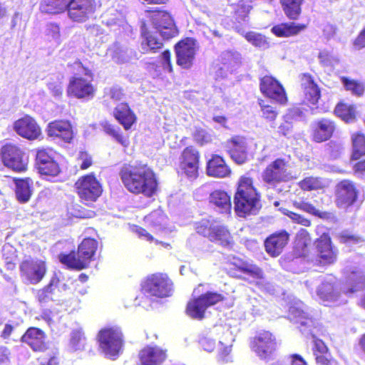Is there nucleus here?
Returning a JSON list of instances; mask_svg holds the SVG:
<instances>
[{
    "label": "nucleus",
    "mask_w": 365,
    "mask_h": 365,
    "mask_svg": "<svg viewBox=\"0 0 365 365\" xmlns=\"http://www.w3.org/2000/svg\"><path fill=\"white\" fill-rule=\"evenodd\" d=\"M364 289L365 275L361 272L354 271L346 277L342 292L346 295H350Z\"/></svg>",
    "instance_id": "36"
},
{
    "label": "nucleus",
    "mask_w": 365,
    "mask_h": 365,
    "mask_svg": "<svg viewBox=\"0 0 365 365\" xmlns=\"http://www.w3.org/2000/svg\"><path fill=\"white\" fill-rule=\"evenodd\" d=\"M20 340L21 343L26 344L34 352H43L48 349L45 332L36 327H29Z\"/></svg>",
    "instance_id": "28"
},
{
    "label": "nucleus",
    "mask_w": 365,
    "mask_h": 365,
    "mask_svg": "<svg viewBox=\"0 0 365 365\" xmlns=\"http://www.w3.org/2000/svg\"><path fill=\"white\" fill-rule=\"evenodd\" d=\"M317 365H339V363L332 356L331 353L318 356L315 359Z\"/></svg>",
    "instance_id": "58"
},
{
    "label": "nucleus",
    "mask_w": 365,
    "mask_h": 365,
    "mask_svg": "<svg viewBox=\"0 0 365 365\" xmlns=\"http://www.w3.org/2000/svg\"><path fill=\"white\" fill-rule=\"evenodd\" d=\"M360 195L358 185L351 180L343 179L334 187V203L340 210L348 211L355 205H360L363 201Z\"/></svg>",
    "instance_id": "6"
},
{
    "label": "nucleus",
    "mask_w": 365,
    "mask_h": 365,
    "mask_svg": "<svg viewBox=\"0 0 365 365\" xmlns=\"http://www.w3.org/2000/svg\"><path fill=\"white\" fill-rule=\"evenodd\" d=\"M97 338L99 347L108 357L115 359L123 351V334L119 329L103 328L99 331Z\"/></svg>",
    "instance_id": "11"
},
{
    "label": "nucleus",
    "mask_w": 365,
    "mask_h": 365,
    "mask_svg": "<svg viewBox=\"0 0 365 365\" xmlns=\"http://www.w3.org/2000/svg\"><path fill=\"white\" fill-rule=\"evenodd\" d=\"M225 297L216 292H207L190 299L186 306V314L192 319L201 320L210 307L224 301Z\"/></svg>",
    "instance_id": "12"
},
{
    "label": "nucleus",
    "mask_w": 365,
    "mask_h": 365,
    "mask_svg": "<svg viewBox=\"0 0 365 365\" xmlns=\"http://www.w3.org/2000/svg\"><path fill=\"white\" fill-rule=\"evenodd\" d=\"M11 358V349L4 345H0V365L10 362Z\"/></svg>",
    "instance_id": "63"
},
{
    "label": "nucleus",
    "mask_w": 365,
    "mask_h": 365,
    "mask_svg": "<svg viewBox=\"0 0 365 365\" xmlns=\"http://www.w3.org/2000/svg\"><path fill=\"white\" fill-rule=\"evenodd\" d=\"M223 147L235 163L242 165L249 160V145L245 137L233 135L224 143Z\"/></svg>",
    "instance_id": "22"
},
{
    "label": "nucleus",
    "mask_w": 365,
    "mask_h": 365,
    "mask_svg": "<svg viewBox=\"0 0 365 365\" xmlns=\"http://www.w3.org/2000/svg\"><path fill=\"white\" fill-rule=\"evenodd\" d=\"M35 166L38 173L44 176L56 177L61 173V165L55 158V151L50 148L36 150Z\"/></svg>",
    "instance_id": "18"
},
{
    "label": "nucleus",
    "mask_w": 365,
    "mask_h": 365,
    "mask_svg": "<svg viewBox=\"0 0 365 365\" xmlns=\"http://www.w3.org/2000/svg\"><path fill=\"white\" fill-rule=\"evenodd\" d=\"M250 346L257 356L265 361L274 359L278 347L276 336L268 330L258 331L251 339Z\"/></svg>",
    "instance_id": "10"
},
{
    "label": "nucleus",
    "mask_w": 365,
    "mask_h": 365,
    "mask_svg": "<svg viewBox=\"0 0 365 365\" xmlns=\"http://www.w3.org/2000/svg\"><path fill=\"white\" fill-rule=\"evenodd\" d=\"M60 284L59 277L54 274L50 279L48 284L38 290L36 293V299L40 304H46L53 301V296L55 290Z\"/></svg>",
    "instance_id": "42"
},
{
    "label": "nucleus",
    "mask_w": 365,
    "mask_h": 365,
    "mask_svg": "<svg viewBox=\"0 0 365 365\" xmlns=\"http://www.w3.org/2000/svg\"><path fill=\"white\" fill-rule=\"evenodd\" d=\"M80 201L91 207L103 193V186L93 173L83 175L74 184Z\"/></svg>",
    "instance_id": "8"
},
{
    "label": "nucleus",
    "mask_w": 365,
    "mask_h": 365,
    "mask_svg": "<svg viewBox=\"0 0 365 365\" xmlns=\"http://www.w3.org/2000/svg\"><path fill=\"white\" fill-rule=\"evenodd\" d=\"M176 63L183 69H190L194 63L196 49L195 42L192 38H185L174 46Z\"/></svg>",
    "instance_id": "23"
},
{
    "label": "nucleus",
    "mask_w": 365,
    "mask_h": 365,
    "mask_svg": "<svg viewBox=\"0 0 365 365\" xmlns=\"http://www.w3.org/2000/svg\"><path fill=\"white\" fill-rule=\"evenodd\" d=\"M97 11L96 0H71L66 11L68 19L74 22H87Z\"/></svg>",
    "instance_id": "19"
},
{
    "label": "nucleus",
    "mask_w": 365,
    "mask_h": 365,
    "mask_svg": "<svg viewBox=\"0 0 365 365\" xmlns=\"http://www.w3.org/2000/svg\"><path fill=\"white\" fill-rule=\"evenodd\" d=\"M199 345L208 352L212 351L215 348V341L207 336H201L198 339Z\"/></svg>",
    "instance_id": "59"
},
{
    "label": "nucleus",
    "mask_w": 365,
    "mask_h": 365,
    "mask_svg": "<svg viewBox=\"0 0 365 365\" xmlns=\"http://www.w3.org/2000/svg\"><path fill=\"white\" fill-rule=\"evenodd\" d=\"M13 182L15 185V196L16 200L24 204L28 202L32 195L34 181L31 178H14Z\"/></svg>",
    "instance_id": "32"
},
{
    "label": "nucleus",
    "mask_w": 365,
    "mask_h": 365,
    "mask_svg": "<svg viewBox=\"0 0 365 365\" xmlns=\"http://www.w3.org/2000/svg\"><path fill=\"white\" fill-rule=\"evenodd\" d=\"M141 47L144 53H156L163 47V42L150 32L145 22L140 25Z\"/></svg>",
    "instance_id": "34"
},
{
    "label": "nucleus",
    "mask_w": 365,
    "mask_h": 365,
    "mask_svg": "<svg viewBox=\"0 0 365 365\" xmlns=\"http://www.w3.org/2000/svg\"><path fill=\"white\" fill-rule=\"evenodd\" d=\"M341 81L345 89L350 91L352 95L360 97L362 96L365 91V86L363 83L351 79L346 76L341 77Z\"/></svg>",
    "instance_id": "48"
},
{
    "label": "nucleus",
    "mask_w": 365,
    "mask_h": 365,
    "mask_svg": "<svg viewBox=\"0 0 365 365\" xmlns=\"http://www.w3.org/2000/svg\"><path fill=\"white\" fill-rule=\"evenodd\" d=\"M244 37L250 43L261 50L268 49L271 46L268 38L262 34L248 31L245 34Z\"/></svg>",
    "instance_id": "46"
},
{
    "label": "nucleus",
    "mask_w": 365,
    "mask_h": 365,
    "mask_svg": "<svg viewBox=\"0 0 365 365\" xmlns=\"http://www.w3.org/2000/svg\"><path fill=\"white\" fill-rule=\"evenodd\" d=\"M289 240V234L284 230L269 235L264 242L266 252L271 257L279 256Z\"/></svg>",
    "instance_id": "27"
},
{
    "label": "nucleus",
    "mask_w": 365,
    "mask_h": 365,
    "mask_svg": "<svg viewBox=\"0 0 365 365\" xmlns=\"http://www.w3.org/2000/svg\"><path fill=\"white\" fill-rule=\"evenodd\" d=\"M142 290L150 297L166 298L173 294V282L167 274L156 272L145 277Z\"/></svg>",
    "instance_id": "9"
},
{
    "label": "nucleus",
    "mask_w": 365,
    "mask_h": 365,
    "mask_svg": "<svg viewBox=\"0 0 365 365\" xmlns=\"http://www.w3.org/2000/svg\"><path fill=\"white\" fill-rule=\"evenodd\" d=\"M46 132L49 138H58L65 143H71L74 138L72 124L66 119H56L47 125Z\"/></svg>",
    "instance_id": "26"
},
{
    "label": "nucleus",
    "mask_w": 365,
    "mask_h": 365,
    "mask_svg": "<svg viewBox=\"0 0 365 365\" xmlns=\"http://www.w3.org/2000/svg\"><path fill=\"white\" fill-rule=\"evenodd\" d=\"M317 293L323 302L336 301L340 296L336 279L334 277L324 279L318 287Z\"/></svg>",
    "instance_id": "33"
},
{
    "label": "nucleus",
    "mask_w": 365,
    "mask_h": 365,
    "mask_svg": "<svg viewBox=\"0 0 365 365\" xmlns=\"http://www.w3.org/2000/svg\"><path fill=\"white\" fill-rule=\"evenodd\" d=\"M144 221L147 226L153 229L155 232L164 230L166 228L168 217L160 209H157L146 215Z\"/></svg>",
    "instance_id": "41"
},
{
    "label": "nucleus",
    "mask_w": 365,
    "mask_h": 365,
    "mask_svg": "<svg viewBox=\"0 0 365 365\" xmlns=\"http://www.w3.org/2000/svg\"><path fill=\"white\" fill-rule=\"evenodd\" d=\"M192 137L196 144L201 147L210 144L212 141V135L205 129L200 126L195 128Z\"/></svg>",
    "instance_id": "52"
},
{
    "label": "nucleus",
    "mask_w": 365,
    "mask_h": 365,
    "mask_svg": "<svg viewBox=\"0 0 365 365\" xmlns=\"http://www.w3.org/2000/svg\"><path fill=\"white\" fill-rule=\"evenodd\" d=\"M296 120L294 115L287 114L283 116V122L279 126V133L280 135L287 136L289 135L293 129V124Z\"/></svg>",
    "instance_id": "53"
},
{
    "label": "nucleus",
    "mask_w": 365,
    "mask_h": 365,
    "mask_svg": "<svg viewBox=\"0 0 365 365\" xmlns=\"http://www.w3.org/2000/svg\"><path fill=\"white\" fill-rule=\"evenodd\" d=\"M3 164L16 173H25L28 170L29 157L19 145L9 143L0 150Z\"/></svg>",
    "instance_id": "13"
},
{
    "label": "nucleus",
    "mask_w": 365,
    "mask_h": 365,
    "mask_svg": "<svg viewBox=\"0 0 365 365\" xmlns=\"http://www.w3.org/2000/svg\"><path fill=\"white\" fill-rule=\"evenodd\" d=\"M298 185L303 191H313L323 190L326 185L320 177L309 176L303 178L298 182Z\"/></svg>",
    "instance_id": "45"
},
{
    "label": "nucleus",
    "mask_w": 365,
    "mask_h": 365,
    "mask_svg": "<svg viewBox=\"0 0 365 365\" xmlns=\"http://www.w3.org/2000/svg\"><path fill=\"white\" fill-rule=\"evenodd\" d=\"M351 151L350 160H357L365 156V134L357 131L351 135Z\"/></svg>",
    "instance_id": "43"
},
{
    "label": "nucleus",
    "mask_w": 365,
    "mask_h": 365,
    "mask_svg": "<svg viewBox=\"0 0 365 365\" xmlns=\"http://www.w3.org/2000/svg\"><path fill=\"white\" fill-rule=\"evenodd\" d=\"M195 230L198 235L222 247L232 249L235 245L234 237L227 225L204 219L195 223Z\"/></svg>",
    "instance_id": "5"
},
{
    "label": "nucleus",
    "mask_w": 365,
    "mask_h": 365,
    "mask_svg": "<svg viewBox=\"0 0 365 365\" xmlns=\"http://www.w3.org/2000/svg\"><path fill=\"white\" fill-rule=\"evenodd\" d=\"M209 202L218 208L221 213L230 214L231 212V197L224 190H215L212 191L209 197Z\"/></svg>",
    "instance_id": "38"
},
{
    "label": "nucleus",
    "mask_w": 365,
    "mask_h": 365,
    "mask_svg": "<svg viewBox=\"0 0 365 365\" xmlns=\"http://www.w3.org/2000/svg\"><path fill=\"white\" fill-rule=\"evenodd\" d=\"M231 169L225 158L218 154H212L206 163V173L210 177L224 178L231 174Z\"/></svg>",
    "instance_id": "30"
},
{
    "label": "nucleus",
    "mask_w": 365,
    "mask_h": 365,
    "mask_svg": "<svg viewBox=\"0 0 365 365\" xmlns=\"http://www.w3.org/2000/svg\"><path fill=\"white\" fill-rule=\"evenodd\" d=\"M154 27L165 40H169L178 35V29L169 12L160 9L146 10Z\"/></svg>",
    "instance_id": "17"
},
{
    "label": "nucleus",
    "mask_w": 365,
    "mask_h": 365,
    "mask_svg": "<svg viewBox=\"0 0 365 365\" xmlns=\"http://www.w3.org/2000/svg\"><path fill=\"white\" fill-rule=\"evenodd\" d=\"M118 175L124 187L131 194L150 198L158 190V178L153 168L146 163H124Z\"/></svg>",
    "instance_id": "1"
},
{
    "label": "nucleus",
    "mask_w": 365,
    "mask_h": 365,
    "mask_svg": "<svg viewBox=\"0 0 365 365\" xmlns=\"http://www.w3.org/2000/svg\"><path fill=\"white\" fill-rule=\"evenodd\" d=\"M77 71L82 70L84 76L77 74L69 78L66 86V95L70 98L81 101L92 100L97 92L96 86L93 83L94 73L91 68L85 66L80 60L76 61L72 65Z\"/></svg>",
    "instance_id": "4"
},
{
    "label": "nucleus",
    "mask_w": 365,
    "mask_h": 365,
    "mask_svg": "<svg viewBox=\"0 0 365 365\" xmlns=\"http://www.w3.org/2000/svg\"><path fill=\"white\" fill-rule=\"evenodd\" d=\"M294 205L296 208L316 216L320 219L324 220L330 217V212L318 210L311 202L302 200L298 202H294Z\"/></svg>",
    "instance_id": "49"
},
{
    "label": "nucleus",
    "mask_w": 365,
    "mask_h": 365,
    "mask_svg": "<svg viewBox=\"0 0 365 365\" xmlns=\"http://www.w3.org/2000/svg\"><path fill=\"white\" fill-rule=\"evenodd\" d=\"M227 266V273L233 277H237V273L240 272L254 278H262V270L259 267L249 264L240 259H234V261L228 262Z\"/></svg>",
    "instance_id": "31"
},
{
    "label": "nucleus",
    "mask_w": 365,
    "mask_h": 365,
    "mask_svg": "<svg viewBox=\"0 0 365 365\" xmlns=\"http://www.w3.org/2000/svg\"><path fill=\"white\" fill-rule=\"evenodd\" d=\"M113 116L123 125L129 130L135 123L137 117L127 103H120L114 108Z\"/></svg>",
    "instance_id": "35"
},
{
    "label": "nucleus",
    "mask_w": 365,
    "mask_h": 365,
    "mask_svg": "<svg viewBox=\"0 0 365 365\" xmlns=\"http://www.w3.org/2000/svg\"><path fill=\"white\" fill-rule=\"evenodd\" d=\"M160 61L163 67L167 68L169 72L173 71V65L171 61V52L170 50H165L160 56Z\"/></svg>",
    "instance_id": "62"
},
{
    "label": "nucleus",
    "mask_w": 365,
    "mask_h": 365,
    "mask_svg": "<svg viewBox=\"0 0 365 365\" xmlns=\"http://www.w3.org/2000/svg\"><path fill=\"white\" fill-rule=\"evenodd\" d=\"M98 248V241L92 237L84 238L78 245L76 250L61 252L58 261L68 269L81 271L88 269L96 259Z\"/></svg>",
    "instance_id": "3"
},
{
    "label": "nucleus",
    "mask_w": 365,
    "mask_h": 365,
    "mask_svg": "<svg viewBox=\"0 0 365 365\" xmlns=\"http://www.w3.org/2000/svg\"><path fill=\"white\" fill-rule=\"evenodd\" d=\"M289 161L284 158H277L269 163L262 173L263 181L272 186L285 182L289 178Z\"/></svg>",
    "instance_id": "20"
},
{
    "label": "nucleus",
    "mask_w": 365,
    "mask_h": 365,
    "mask_svg": "<svg viewBox=\"0 0 365 365\" xmlns=\"http://www.w3.org/2000/svg\"><path fill=\"white\" fill-rule=\"evenodd\" d=\"M46 272V262L41 259L29 257L23 259L19 264L20 277L28 284H38Z\"/></svg>",
    "instance_id": "16"
},
{
    "label": "nucleus",
    "mask_w": 365,
    "mask_h": 365,
    "mask_svg": "<svg viewBox=\"0 0 365 365\" xmlns=\"http://www.w3.org/2000/svg\"><path fill=\"white\" fill-rule=\"evenodd\" d=\"M287 215L293 222L304 227H310L312 225V222L309 219L299 213L289 212Z\"/></svg>",
    "instance_id": "60"
},
{
    "label": "nucleus",
    "mask_w": 365,
    "mask_h": 365,
    "mask_svg": "<svg viewBox=\"0 0 365 365\" xmlns=\"http://www.w3.org/2000/svg\"><path fill=\"white\" fill-rule=\"evenodd\" d=\"M314 245L316 252V261L318 265L327 267L336 262L339 250L333 243L329 232L322 233L315 239Z\"/></svg>",
    "instance_id": "14"
},
{
    "label": "nucleus",
    "mask_w": 365,
    "mask_h": 365,
    "mask_svg": "<svg viewBox=\"0 0 365 365\" xmlns=\"http://www.w3.org/2000/svg\"><path fill=\"white\" fill-rule=\"evenodd\" d=\"M86 337L84 334L79 330L73 331L71 333L70 344L73 350H79L84 347Z\"/></svg>",
    "instance_id": "55"
},
{
    "label": "nucleus",
    "mask_w": 365,
    "mask_h": 365,
    "mask_svg": "<svg viewBox=\"0 0 365 365\" xmlns=\"http://www.w3.org/2000/svg\"><path fill=\"white\" fill-rule=\"evenodd\" d=\"M76 161L81 170H86L93 164L92 155L87 151H80L76 158Z\"/></svg>",
    "instance_id": "54"
},
{
    "label": "nucleus",
    "mask_w": 365,
    "mask_h": 365,
    "mask_svg": "<svg viewBox=\"0 0 365 365\" xmlns=\"http://www.w3.org/2000/svg\"><path fill=\"white\" fill-rule=\"evenodd\" d=\"M334 113L346 123L353 120L356 117L354 106L343 102L336 106Z\"/></svg>",
    "instance_id": "47"
},
{
    "label": "nucleus",
    "mask_w": 365,
    "mask_h": 365,
    "mask_svg": "<svg viewBox=\"0 0 365 365\" xmlns=\"http://www.w3.org/2000/svg\"><path fill=\"white\" fill-rule=\"evenodd\" d=\"M71 0H41L40 10L41 12L52 15L66 12Z\"/></svg>",
    "instance_id": "40"
},
{
    "label": "nucleus",
    "mask_w": 365,
    "mask_h": 365,
    "mask_svg": "<svg viewBox=\"0 0 365 365\" xmlns=\"http://www.w3.org/2000/svg\"><path fill=\"white\" fill-rule=\"evenodd\" d=\"M201 153L193 145L185 147L180 152L176 170L178 175L190 180L200 175Z\"/></svg>",
    "instance_id": "7"
},
{
    "label": "nucleus",
    "mask_w": 365,
    "mask_h": 365,
    "mask_svg": "<svg viewBox=\"0 0 365 365\" xmlns=\"http://www.w3.org/2000/svg\"><path fill=\"white\" fill-rule=\"evenodd\" d=\"M312 337L314 339L312 351L315 359L318 356L324 355L330 352L329 347L323 340L317 338L314 334H312Z\"/></svg>",
    "instance_id": "56"
},
{
    "label": "nucleus",
    "mask_w": 365,
    "mask_h": 365,
    "mask_svg": "<svg viewBox=\"0 0 365 365\" xmlns=\"http://www.w3.org/2000/svg\"><path fill=\"white\" fill-rule=\"evenodd\" d=\"M306 29L307 25L304 24L284 22L272 26L271 31L277 37L284 38L296 36Z\"/></svg>",
    "instance_id": "37"
},
{
    "label": "nucleus",
    "mask_w": 365,
    "mask_h": 365,
    "mask_svg": "<svg viewBox=\"0 0 365 365\" xmlns=\"http://www.w3.org/2000/svg\"><path fill=\"white\" fill-rule=\"evenodd\" d=\"M103 129L106 133L112 136L115 140L122 145L123 147L127 148L129 145L128 138L123 136L118 132V128L108 122H105L102 124Z\"/></svg>",
    "instance_id": "51"
},
{
    "label": "nucleus",
    "mask_w": 365,
    "mask_h": 365,
    "mask_svg": "<svg viewBox=\"0 0 365 365\" xmlns=\"http://www.w3.org/2000/svg\"><path fill=\"white\" fill-rule=\"evenodd\" d=\"M259 91L264 96L279 104L285 105L288 102L283 85L271 75H265L259 78Z\"/></svg>",
    "instance_id": "21"
},
{
    "label": "nucleus",
    "mask_w": 365,
    "mask_h": 365,
    "mask_svg": "<svg viewBox=\"0 0 365 365\" xmlns=\"http://www.w3.org/2000/svg\"><path fill=\"white\" fill-rule=\"evenodd\" d=\"M304 0H279L280 5L285 16L292 21L299 19L302 12Z\"/></svg>",
    "instance_id": "44"
},
{
    "label": "nucleus",
    "mask_w": 365,
    "mask_h": 365,
    "mask_svg": "<svg viewBox=\"0 0 365 365\" xmlns=\"http://www.w3.org/2000/svg\"><path fill=\"white\" fill-rule=\"evenodd\" d=\"M311 237L309 233L302 230L299 232L294 242V252L297 257H304L309 255L310 252Z\"/></svg>",
    "instance_id": "39"
},
{
    "label": "nucleus",
    "mask_w": 365,
    "mask_h": 365,
    "mask_svg": "<svg viewBox=\"0 0 365 365\" xmlns=\"http://www.w3.org/2000/svg\"><path fill=\"white\" fill-rule=\"evenodd\" d=\"M336 128V123L330 118L317 119L311 125V139L317 143L327 141L333 137Z\"/></svg>",
    "instance_id": "24"
},
{
    "label": "nucleus",
    "mask_w": 365,
    "mask_h": 365,
    "mask_svg": "<svg viewBox=\"0 0 365 365\" xmlns=\"http://www.w3.org/2000/svg\"><path fill=\"white\" fill-rule=\"evenodd\" d=\"M258 103L260 107L262 118L267 122L274 123L279 115L277 108L262 99L259 100Z\"/></svg>",
    "instance_id": "50"
},
{
    "label": "nucleus",
    "mask_w": 365,
    "mask_h": 365,
    "mask_svg": "<svg viewBox=\"0 0 365 365\" xmlns=\"http://www.w3.org/2000/svg\"><path fill=\"white\" fill-rule=\"evenodd\" d=\"M259 192L254 185L253 178L241 176L234 195V210L236 215L246 218L257 215L262 207Z\"/></svg>",
    "instance_id": "2"
},
{
    "label": "nucleus",
    "mask_w": 365,
    "mask_h": 365,
    "mask_svg": "<svg viewBox=\"0 0 365 365\" xmlns=\"http://www.w3.org/2000/svg\"><path fill=\"white\" fill-rule=\"evenodd\" d=\"M298 78L302 104L312 108L318 104L322 97L321 88L316 78L310 73H302Z\"/></svg>",
    "instance_id": "15"
},
{
    "label": "nucleus",
    "mask_w": 365,
    "mask_h": 365,
    "mask_svg": "<svg viewBox=\"0 0 365 365\" xmlns=\"http://www.w3.org/2000/svg\"><path fill=\"white\" fill-rule=\"evenodd\" d=\"M167 357V350L158 346H146L138 353L140 365H162Z\"/></svg>",
    "instance_id": "29"
},
{
    "label": "nucleus",
    "mask_w": 365,
    "mask_h": 365,
    "mask_svg": "<svg viewBox=\"0 0 365 365\" xmlns=\"http://www.w3.org/2000/svg\"><path fill=\"white\" fill-rule=\"evenodd\" d=\"M46 34L51 38H58L60 36V27L57 24L50 23L46 26Z\"/></svg>",
    "instance_id": "64"
},
{
    "label": "nucleus",
    "mask_w": 365,
    "mask_h": 365,
    "mask_svg": "<svg viewBox=\"0 0 365 365\" xmlns=\"http://www.w3.org/2000/svg\"><path fill=\"white\" fill-rule=\"evenodd\" d=\"M14 131L29 140L38 139L41 135V128L36 120L29 115H25L14 123Z\"/></svg>",
    "instance_id": "25"
},
{
    "label": "nucleus",
    "mask_w": 365,
    "mask_h": 365,
    "mask_svg": "<svg viewBox=\"0 0 365 365\" xmlns=\"http://www.w3.org/2000/svg\"><path fill=\"white\" fill-rule=\"evenodd\" d=\"M338 240L341 244H356L361 241V237L349 232L347 231H344L338 234L337 235Z\"/></svg>",
    "instance_id": "57"
},
{
    "label": "nucleus",
    "mask_w": 365,
    "mask_h": 365,
    "mask_svg": "<svg viewBox=\"0 0 365 365\" xmlns=\"http://www.w3.org/2000/svg\"><path fill=\"white\" fill-rule=\"evenodd\" d=\"M76 217L82 219L92 218L96 215V212L93 209H88L83 206H78L76 209Z\"/></svg>",
    "instance_id": "61"
}]
</instances>
